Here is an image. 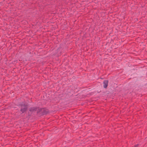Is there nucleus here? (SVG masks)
<instances>
[{"label":"nucleus","instance_id":"obj_2","mask_svg":"<svg viewBox=\"0 0 147 147\" xmlns=\"http://www.w3.org/2000/svg\"><path fill=\"white\" fill-rule=\"evenodd\" d=\"M108 81L107 80H105L104 81V82H103V86L104 88H106L107 87L108 85Z\"/></svg>","mask_w":147,"mask_h":147},{"label":"nucleus","instance_id":"obj_1","mask_svg":"<svg viewBox=\"0 0 147 147\" xmlns=\"http://www.w3.org/2000/svg\"><path fill=\"white\" fill-rule=\"evenodd\" d=\"M26 109L27 107L26 106L23 105L22 107L21 111L22 112V113H23L26 111Z\"/></svg>","mask_w":147,"mask_h":147}]
</instances>
